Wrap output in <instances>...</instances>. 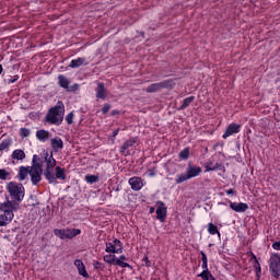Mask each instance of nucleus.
Here are the masks:
<instances>
[{
	"label": "nucleus",
	"instance_id": "obj_41",
	"mask_svg": "<svg viewBox=\"0 0 280 280\" xmlns=\"http://www.w3.org/2000/svg\"><path fill=\"white\" fill-rule=\"evenodd\" d=\"M272 248H273V250H280V241L275 242V243L272 244Z\"/></svg>",
	"mask_w": 280,
	"mask_h": 280
},
{
	"label": "nucleus",
	"instance_id": "obj_16",
	"mask_svg": "<svg viewBox=\"0 0 280 280\" xmlns=\"http://www.w3.org/2000/svg\"><path fill=\"white\" fill-rule=\"evenodd\" d=\"M50 148L54 150V152H60L62 148H65V142L60 137H56L50 139Z\"/></svg>",
	"mask_w": 280,
	"mask_h": 280
},
{
	"label": "nucleus",
	"instance_id": "obj_49",
	"mask_svg": "<svg viewBox=\"0 0 280 280\" xmlns=\"http://www.w3.org/2000/svg\"><path fill=\"white\" fill-rule=\"evenodd\" d=\"M149 176H154V172L151 171V172L149 173Z\"/></svg>",
	"mask_w": 280,
	"mask_h": 280
},
{
	"label": "nucleus",
	"instance_id": "obj_26",
	"mask_svg": "<svg viewBox=\"0 0 280 280\" xmlns=\"http://www.w3.org/2000/svg\"><path fill=\"white\" fill-rule=\"evenodd\" d=\"M12 147V140L11 138H7L0 142V156L3 154V152H8L10 148Z\"/></svg>",
	"mask_w": 280,
	"mask_h": 280
},
{
	"label": "nucleus",
	"instance_id": "obj_31",
	"mask_svg": "<svg viewBox=\"0 0 280 280\" xmlns=\"http://www.w3.org/2000/svg\"><path fill=\"white\" fill-rule=\"evenodd\" d=\"M194 100H196L195 96H189V97H186L184 101H183V104L182 106L179 107V110H185V108H187L191 102H194Z\"/></svg>",
	"mask_w": 280,
	"mask_h": 280
},
{
	"label": "nucleus",
	"instance_id": "obj_11",
	"mask_svg": "<svg viewBox=\"0 0 280 280\" xmlns=\"http://www.w3.org/2000/svg\"><path fill=\"white\" fill-rule=\"evenodd\" d=\"M156 207V218L160 222H163L167 218V207H165L163 201H158Z\"/></svg>",
	"mask_w": 280,
	"mask_h": 280
},
{
	"label": "nucleus",
	"instance_id": "obj_48",
	"mask_svg": "<svg viewBox=\"0 0 280 280\" xmlns=\"http://www.w3.org/2000/svg\"><path fill=\"white\" fill-rule=\"evenodd\" d=\"M36 159H38V155L33 156V163H35Z\"/></svg>",
	"mask_w": 280,
	"mask_h": 280
},
{
	"label": "nucleus",
	"instance_id": "obj_36",
	"mask_svg": "<svg viewBox=\"0 0 280 280\" xmlns=\"http://www.w3.org/2000/svg\"><path fill=\"white\" fill-rule=\"evenodd\" d=\"M30 135H32V131L27 128H21L20 129V136L25 139L27 137H30Z\"/></svg>",
	"mask_w": 280,
	"mask_h": 280
},
{
	"label": "nucleus",
	"instance_id": "obj_15",
	"mask_svg": "<svg viewBox=\"0 0 280 280\" xmlns=\"http://www.w3.org/2000/svg\"><path fill=\"white\" fill-rule=\"evenodd\" d=\"M137 143V138H131L127 140L121 147H120V154H125V156H128L130 154V148H132Z\"/></svg>",
	"mask_w": 280,
	"mask_h": 280
},
{
	"label": "nucleus",
	"instance_id": "obj_12",
	"mask_svg": "<svg viewBox=\"0 0 280 280\" xmlns=\"http://www.w3.org/2000/svg\"><path fill=\"white\" fill-rule=\"evenodd\" d=\"M132 191H141L143 189V179L141 177H131L128 180Z\"/></svg>",
	"mask_w": 280,
	"mask_h": 280
},
{
	"label": "nucleus",
	"instance_id": "obj_4",
	"mask_svg": "<svg viewBox=\"0 0 280 280\" xmlns=\"http://www.w3.org/2000/svg\"><path fill=\"white\" fill-rule=\"evenodd\" d=\"M202 174V168L198 165L188 164L186 168V174H179L175 178V183L180 185V183H185L186 180H191V178H196V176H200Z\"/></svg>",
	"mask_w": 280,
	"mask_h": 280
},
{
	"label": "nucleus",
	"instance_id": "obj_13",
	"mask_svg": "<svg viewBox=\"0 0 280 280\" xmlns=\"http://www.w3.org/2000/svg\"><path fill=\"white\" fill-rule=\"evenodd\" d=\"M242 130V125L238 124H230L223 135L224 139H229L232 135H237Z\"/></svg>",
	"mask_w": 280,
	"mask_h": 280
},
{
	"label": "nucleus",
	"instance_id": "obj_46",
	"mask_svg": "<svg viewBox=\"0 0 280 280\" xmlns=\"http://www.w3.org/2000/svg\"><path fill=\"white\" fill-rule=\"evenodd\" d=\"M154 211H155L154 207H151L149 210V213H154Z\"/></svg>",
	"mask_w": 280,
	"mask_h": 280
},
{
	"label": "nucleus",
	"instance_id": "obj_25",
	"mask_svg": "<svg viewBox=\"0 0 280 280\" xmlns=\"http://www.w3.org/2000/svg\"><path fill=\"white\" fill-rule=\"evenodd\" d=\"M55 172V180H67V170L56 166Z\"/></svg>",
	"mask_w": 280,
	"mask_h": 280
},
{
	"label": "nucleus",
	"instance_id": "obj_28",
	"mask_svg": "<svg viewBox=\"0 0 280 280\" xmlns=\"http://www.w3.org/2000/svg\"><path fill=\"white\" fill-rule=\"evenodd\" d=\"M103 260L105 264H109V266H115V262L117 261V256L115 254H107L103 257Z\"/></svg>",
	"mask_w": 280,
	"mask_h": 280
},
{
	"label": "nucleus",
	"instance_id": "obj_8",
	"mask_svg": "<svg viewBox=\"0 0 280 280\" xmlns=\"http://www.w3.org/2000/svg\"><path fill=\"white\" fill-rule=\"evenodd\" d=\"M105 253L121 255V253H124V245H121V241L115 238L114 241L106 243Z\"/></svg>",
	"mask_w": 280,
	"mask_h": 280
},
{
	"label": "nucleus",
	"instance_id": "obj_20",
	"mask_svg": "<svg viewBox=\"0 0 280 280\" xmlns=\"http://www.w3.org/2000/svg\"><path fill=\"white\" fill-rule=\"evenodd\" d=\"M74 266L78 268L79 275L81 277H84V279H89V272L86 271V266H84V262L80 259L74 260Z\"/></svg>",
	"mask_w": 280,
	"mask_h": 280
},
{
	"label": "nucleus",
	"instance_id": "obj_24",
	"mask_svg": "<svg viewBox=\"0 0 280 280\" xmlns=\"http://www.w3.org/2000/svg\"><path fill=\"white\" fill-rule=\"evenodd\" d=\"M82 65H89V62H86V58L79 57L77 59H72L69 67H70V69H78V68L82 67Z\"/></svg>",
	"mask_w": 280,
	"mask_h": 280
},
{
	"label": "nucleus",
	"instance_id": "obj_14",
	"mask_svg": "<svg viewBox=\"0 0 280 280\" xmlns=\"http://www.w3.org/2000/svg\"><path fill=\"white\" fill-rule=\"evenodd\" d=\"M229 202H230V208L232 209V211H235L236 213H244V212L248 211V203L233 202V201H229Z\"/></svg>",
	"mask_w": 280,
	"mask_h": 280
},
{
	"label": "nucleus",
	"instance_id": "obj_3",
	"mask_svg": "<svg viewBox=\"0 0 280 280\" xmlns=\"http://www.w3.org/2000/svg\"><path fill=\"white\" fill-rule=\"evenodd\" d=\"M5 189L11 198V201L21 205L23 198H25V186L16 182H10L7 184Z\"/></svg>",
	"mask_w": 280,
	"mask_h": 280
},
{
	"label": "nucleus",
	"instance_id": "obj_43",
	"mask_svg": "<svg viewBox=\"0 0 280 280\" xmlns=\"http://www.w3.org/2000/svg\"><path fill=\"white\" fill-rule=\"evenodd\" d=\"M119 128H117L116 130L113 131V138L115 139V137H117L119 135Z\"/></svg>",
	"mask_w": 280,
	"mask_h": 280
},
{
	"label": "nucleus",
	"instance_id": "obj_7",
	"mask_svg": "<svg viewBox=\"0 0 280 280\" xmlns=\"http://www.w3.org/2000/svg\"><path fill=\"white\" fill-rule=\"evenodd\" d=\"M269 270L275 279L280 278V256L272 254L269 259Z\"/></svg>",
	"mask_w": 280,
	"mask_h": 280
},
{
	"label": "nucleus",
	"instance_id": "obj_35",
	"mask_svg": "<svg viewBox=\"0 0 280 280\" xmlns=\"http://www.w3.org/2000/svg\"><path fill=\"white\" fill-rule=\"evenodd\" d=\"M178 158L182 159V161H187V159H189V148L182 150L178 154Z\"/></svg>",
	"mask_w": 280,
	"mask_h": 280
},
{
	"label": "nucleus",
	"instance_id": "obj_9",
	"mask_svg": "<svg viewBox=\"0 0 280 280\" xmlns=\"http://www.w3.org/2000/svg\"><path fill=\"white\" fill-rule=\"evenodd\" d=\"M31 182L33 185H37L43 180V165L40 164H34L33 167H31Z\"/></svg>",
	"mask_w": 280,
	"mask_h": 280
},
{
	"label": "nucleus",
	"instance_id": "obj_17",
	"mask_svg": "<svg viewBox=\"0 0 280 280\" xmlns=\"http://www.w3.org/2000/svg\"><path fill=\"white\" fill-rule=\"evenodd\" d=\"M97 100H106L108 95V91L106 90V85L104 83H98L95 89Z\"/></svg>",
	"mask_w": 280,
	"mask_h": 280
},
{
	"label": "nucleus",
	"instance_id": "obj_40",
	"mask_svg": "<svg viewBox=\"0 0 280 280\" xmlns=\"http://www.w3.org/2000/svg\"><path fill=\"white\" fill-rule=\"evenodd\" d=\"M200 255H201V261L202 264H207L208 262V259H207V254H205V252H200Z\"/></svg>",
	"mask_w": 280,
	"mask_h": 280
},
{
	"label": "nucleus",
	"instance_id": "obj_52",
	"mask_svg": "<svg viewBox=\"0 0 280 280\" xmlns=\"http://www.w3.org/2000/svg\"><path fill=\"white\" fill-rule=\"evenodd\" d=\"M112 115H117V113L116 112H112Z\"/></svg>",
	"mask_w": 280,
	"mask_h": 280
},
{
	"label": "nucleus",
	"instance_id": "obj_18",
	"mask_svg": "<svg viewBox=\"0 0 280 280\" xmlns=\"http://www.w3.org/2000/svg\"><path fill=\"white\" fill-rule=\"evenodd\" d=\"M37 141L42 143H47V140L50 139L51 133L45 129L37 130L35 133Z\"/></svg>",
	"mask_w": 280,
	"mask_h": 280
},
{
	"label": "nucleus",
	"instance_id": "obj_23",
	"mask_svg": "<svg viewBox=\"0 0 280 280\" xmlns=\"http://www.w3.org/2000/svg\"><path fill=\"white\" fill-rule=\"evenodd\" d=\"M126 261H128V257H126V255H120L116 258L115 266H119V268H130V270H132V266Z\"/></svg>",
	"mask_w": 280,
	"mask_h": 280
},
{
	"label": "nucleus",
	"instance_id": "obj_27",
	"mask_svg": "<svg viewBox=\"0 0 280 280\" xmlns=\"http://www.w3.org/2000/svg\"><path fill=\"white\" fill-rule=\"evenodd\" d=\"M58 84L59 86H61V89H66L68 90L69 89V84H70V81L67 77H65L63 74H59L58 75Z\"/></svg>",
	"mask_w": 280,
	"mask_h": 280
},
{
	"label": "nucleus",
	"instance_id": "obj_47",
	"mask_svg": "<svg viewBox=\"0 0 280 280\" xmlns=\"http://www.w3.org/2000/svg\"><path fill=\"white\" fill-rule=\"evenodd\" d=\"M1 73H3V66L2 65H0V75H1Z\"/></svg>",
	"mask_w": 280,
	"mask_h": 280
},
{
	"label": "nucleus",
	"instance_id": "obj_44",
	"mask_svg": "<svg viewBox=\"0 0 280 280\" xmlns=\"http://www.w3.org/2000/svg\"><path fill=\"white\" fill-rule=\"evenodd\" d=\"M94 268L100 269L102 268V262L97 261L94 264Z\"/></svg>",
	"mask_w": 280,
	"mask_h": 280
},
{
	"label": "nucleus",
	"instance_id": "obj_39",
	"mask_svg": "<svg viewBox=\"0 0 280 280\" xmlns=\"http://www.w3.org/2000/svg\"><path fill=\"white\" fill-rule=\"evenodd\" d=\"M108 110H110V105L109 104H104L103 108H102L103 115H106V113H108Z\"/></svg>",
	"mask_w": 280,
	"mask_h": 280
},
{
	"label": "nucleus",
	"instance_id": "obj_45",
	"mask_svg": "<svg viewBox=\"0 0 280 280\" xmlns=\"http://www.w3.org/2000/svg\"><path fill=\"white\" fill-rule=\"evenodd\" d=\"M145 266L150 268V260L148 259V256L144 257Z\"/></svg>",
	"mask_w": 280,
	"mask_h": 280
},
{
	"label": "nucleus",
	"instance_id": "obj_34",
	"mask_svg": "<svg viewBox=\"0 0 280 280\" xmlns=\"http://www.w3.org/2000/svg\"><path fill=\"white\" fill-rule=\"evenodd\" d=\"M255 259V265L254 268L256 270V276L259 279L261 277V265L259 264V261L257 260V256H254Z\"/></svg>",
	"mask_w": 280,
	"mask_h": 280
},
{
	"label": "nucleus",
	"instance_id": "obj_30",
	"mask_svg": "<svg viewBox=\"0 0 280 280\" xmlns=\"http://www.w3.org/2000/svg\"><path fill=\"white\" fill-rule=\"evenodd\" d=\"M208 233L210 235H218L220 237V231H218V225L213 223L208 224Z\"/></svg>",
	"mask_w": 280,
	"mask_h": 280
},
{
	"label": "nucleus",
	"instance_id": "obj_21",
	"mask_svg": "<svg viewBox=\"0 0 280 280\" xmlns=\"http://www.w3.org/2000/svg\"><path fill=\"white\" fill-rule=\"evenodd\" d=\"M31 172H32V167L20 166L19 173H18V180H20V183H23V180H25V178L30 176Z\"/></svg>",
	"mask_w": 280,
	"mask_h": 280
},
{
	"label": "nucleus",
	"instance_id": "obj_5",
	"mask_svg": "<svg viewBox=\"0 0 280 280\" xmlns=\"http://www.w3.org/2000/svg\"><path fill=\"white\" fill-rule=\"evenodd\" d=\"M54 167H56V159H54V155H50L49 158H46V168L44 171V176L50 185H58Z\"/></svg>",
	"mask_w": 280,
	"mask_h": 280
},
{
	"label": "nucleus",
	"instance_id": "obj_51",
	"mask_svg": "<svg viewBox=\"0 0 280 280\" xmlns=\"http://www.w3.org/2000/svg\"><path fill=\"white\" fill-rule=\"evenodd\" d=\"M202 280H211V278L210 277H208V278H201Z\"/></svg>",
	"mask_w": 280,
	"mask_h": 280
},
{
	"label": "nucleus",
	"instance_id": "obj_19",
	"mask_svg": "<svg viewBox=\"0 0 280 280\" xmlns=\"http://www.w3.org/2000/svg\"><path fill=\"white\" fill-rule=\"evenodd\" d=\"M201 268H202V272L199 273L197 277H200V279L210 278L211 280H215V277H213V273H211V271H209L208 262H202Z\"/></svg>",
	"mask_w": 280,
	"mask_h": 280
},
{
	"label": "nucleus",
	"instance_id": "obj_53",
	"mask_svg": "<svg viewBox=\"0 0 280 280\" xmlns=\"http://www.w3.org/2000/svg\"><path fill=\"white\" fill-rule=\"evenodd\" d=\"M219 205H226V203H224V202H219Z\"/></svg>",
	"mask_w": 280,
	"mask_h": 280
},
{
	"label": "nucleus",
	"instance_id": "obj_38",
	"mask_svg": "<svg viewBox=\"0 0 280 280\" xmlns=\"http://www.w3.org/2000/svg\"><path fill=\"white\" fill-rule=\"evenodd\" d=\"M73 117H74L73 112H71L70 114H68V115L66 116V121H67V124H68L69 126H71V124H73Z\"/></svg>",
	"mask_w": 280,
	"mask_h": 280
},
{
	"label": "nucleus",
	"instance_id": "obj_1",
	"mask_svg": "<svg viewBox=\"0 0 280 280\" xmlns=\"http://www.w3.org/2000/svg\"><path fill=\"white\" fill-rule=\"evenodd\" d=\"M21 203L8 199L0 203V226H8L14 220V211H19Z\"/></svg>",
	"mask_w": 280,
	"mask_h": 280
},
{
	"label": "nucleus",
	"instance_id": "obj_10",
	"mask_svg": "<svg viewBox=\"0 0 280 280\" xmlns=\"http://www.w3.org/2000/svg\"><path fill=\"white\" fill-rule=\"evenodd\" d=\"M170 86H172V83H170V81L153 83L147 88V93H156L161 91V89H170Z\"/></svg>",
	"mask_w": 280,
	"mask_h": 280
},
{
	"label": "nucleus",
	"instance_id": "obj_22",
	"mask_svg": "<svg viewBox=\"0 0 280 280\" xmlns=\"http://www.w3.org/2000/svg\"><path fill=\"white\" fill-rule=\"evenodd\" d=\"M25 151L22 149H15L11 154V161L14 163V161H25Z\"/></svg>",
	"mask_w": 280,
	"mask_h": 280
},
{
	"label": "nucleus",
	"instance_id": "obj_33",
	"mask_svg": "<svg viewBox=\"0 0 280 280\" xmlns=\"http://www.w3.org/2000/svg\"><path fill=\"white\" fill-rule=\"evenodd\" d=\"M100 180V176L97 175H85V182L89 183V185H94V183H97Z\"/></svg>",
	"mask_w": 280,
	"mask_h": 280
},
{
	"label": "nucleus",
	"instance_id": "obj_50",
	"mask_svg": "<svg viewBox=\"0 0 280 280\" xmlns=\"http://www.w3.org/2000/svg\"><path fill=\"white\" fill-rule=\"evenodd\" d=\"M15 81H16V79H13L10 82H11V84H14Z\"/></svg>",
	"mask_w": 280,
	"mask_h": 280
},
{
	"label": "nucleus",
	"instance_id": "obj_29",
	"mask_svg": "<svg viewBox=\"0 0 280 280\" xmlns=\"http://www.w3.org/2000/svg\"><path fill=\"white\" fill-rule=\"evenodd\" d=\"M206 172H215L220 167L219 163H213L211 160L205 165Z\"/></svg>",
	"mask_w": 280,
	"mask_h": 280
},
{
	"label": "nucleus",
	"instance_id": "obj_2",
	"mask_svg": "<svg viewBox=\"0 0 280 280\" xmlns=\"http://www.w3.org/2000/svg\"><path fill=\"white\" fill-rule=\"evenodd\" d=\"M65 119V104L62 102H58L56 106L51 107L47 115L46 121L51 124L52 126H60L62 120Z\"/></svg>",
	"mask_w": 280,
	"mask_h": 280
},
{
	"label": "nucleus",
	"instance_id": "obj_37",
	"mask_svg": "<svg viewBox=\"0 0 280 280\" xmlns=\"http://www.w3.org/2000/svg\"><path fill=\"white\" fill-rule=\"evenodd\" d=\"M79 89H80V85H79L78 83H74V84L71 85V86L68 85L67 91H68L69 93H75V91H78Z\"/></svg>",
	"mask_w": 280,
	"mask_h": 280
},
{
	"label": "nucleus",
	"instance_id": "obj_42",
	"mask_svg": "<svg viewBox=\"0 0 280 280\" xmlns=\"http://www.w3.org/2000/svg\"><path fill=\"white\" fill-rule=\"evenodd\" d=\"M225 194L228 196H231V195L235 194V191L233 190V188H231V189L225 190Z\"/></svg>",
	"mask_w": 280,
	"mask_h": 280
},
{
	"label": "nucleus",
	"instance_id": "obj_32",
	"mask_svg": "<svg viewBox=\"0 0 280 280\" xmlns=\"http://www.w3.org/2000/svg\"><path fill=\"white\" fill-rule=\"evenodd\" d=\"M10 176H12V173L5 168H0V180H10Z\"/></svg>",
	"mask_w": 280,
	"mask_h": 280
},
{
	"label": "nucleus",
	"instance_id": "obj_6",
	"mask_svg": "<svg viewBox=\"0 0 280 280\" xmlns=\"http://www.w3.org/2000/svg\"><path fill=\"white\" fill-rule=\"evenodd\" d=\"M54 233L59 240H73V237H78L82 231L80 229H55Z\"/></svg>",
	"mask_w": 280,
	"mask_h": 280
}]
</instances>
